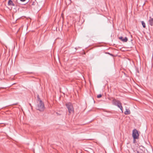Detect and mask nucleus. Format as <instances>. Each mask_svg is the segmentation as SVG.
<instances>
[{
	"instance_id": "f257e3e1",
	"label": "nucleus",
	"mask_w": 153,
	"mask_h": 153,
	"mask_svg": "<svg viewBox=\"0 0 153 153\" xmlns=\"http://www.w3.org/2000/svg\"><path fill=\"white\" fill-rule=\"evenodd\" d=\"M37 103L38 104L36 107L37 110H38L41 111H44L45 107L44 106V104L42 102V100L40 99L39 95L37 96Z\"/></svg>"
},
{
	"instance_id": "f03ea898",
	"label": "nucleus",
	"mask_w": 153,
	"mask_h": 153,
	"mask_svg": "<svg viewBox=\"0 0 153 153\" xmlns=\"http://www.w3.org/2000/svg\"><path fill=\"white\" fill-rule=\"evenodd\" d=\"M112 103L113 104L117 106L123 112V108L122 105V104L119 101L114 99L113 100Z\"/></svg>"
},
{
	"instance_id": "7ed1b4c3",
	"label": "nucleus",
	"mask_w": 153,
	"mask_h": 153,
	"mask_svg": "<svg viewBox=\"0 0 153 153\" xmlns=\"http://www.w3.org/2000/svg\"><path fill=\"white\" fill-rule=\"evenodd\" d=\"M66 105L68 108L70 113L73 112L74 111V108L72 104L70 102L67 103Z\"/></svg>"
},
{
	"instance_id": "20e7f679",
	"label": "nucleus",
	"mask_w": 153,
	"mask_h": 153,
	"mask_svg": "<svg viewBox=\"0 0 153 153\" xmlns=\"http://www.w3.org/2000/svg\"><path fill=\"white\" fill-rule=\"evenodd\" d=\"M139 136V134L138 131L136 129L133 130L132 132V136L134 139V141H135V139L138 138Z\"/></svg>"
},
{
	"instance_id": "39448f33",
	"label": "nucleus",
	"mask_w": 153,
	"mask_h": 153,
	"mask_svg": "<svg viewBox=\"0 0 153 153\" xmlns=\"http://www.w3.org/2000/svg\"><path fill=\"white\" fill-rule=\"evenodd\" d=\"M119 39L123 42H126L128 41V39L126 37L124 38L123 37L121 36L119 38Z\"/></svg>"
},
{
	"instance_id": "423d86ee",
	"label": "nucleus",
	"mask_w": 153,
	"mask_h": 153,
	"mask_svg": "<svg viewBox=\"0 0 153 153\" xmlns=\"http://www.w3.org/2000/svg\"><path fill=\"white\" fill-rule=\"evenodd\" d=\"M149 24L151 26H152L153 25V18L150 17L149 20Z\"/></svg>"
},
{
	"instance_id": "0eeeda50",
	"label": "nucleus",
	"mask_w": 153,
	"mask_h": 153,
	"mask_svg": "<svg viewBox=\"0 0 153 153\" xmlns=\"http://www.w3.org/2000/svg\"><path fill=\"white\" fill-rule=\"evenodd\" d=\"M8 4L9 6H15V4L11 0H9L8 2Z\"/></svg>"
},
{
	"instance_id": "6e6552de",
	"label": "nucleus",
	"mask_w": 153,
	"mask_h": 153,
	"mask_svg": "<svg viewBox=\"0 0 153 153\" xmlns=\"http://www.w3.org/2000/svg\"><path fill=\"white\" fill-rule=\"evenodd\" d=\"M130 113V111L128 109H126V111L124 112V114H129Z\"/></svg>"
},
{
	"instance_id": "1a4fd4ad",
	"label": "nucleus",
	"mask_w": 153,
	"mask_h": 153,
	"mask_svg": "<svg viewBox=\"0 0 153 153\" xmlns=\"http://www.w3.org/2000/svg\"><path fill=\"white\" fill-rule=\"evenodd\" d=\"M141 23L143 26V27L144 28H145L146 26L145 23L143 21H142L141 22Z\"/></svg>"
},
{
	"instance_id": "9d476101",
	"label": "nucleus",
	"mask_w": 153,
	"mask_h": 153,
	"mask_svg": "<svg viewBox=\"0 0 153 153\" xmlns=\"http://www.w3.org/2000/svg\"><path fill=\"white\" fill-rule=\"evenodd\" d=\"M102 97V95L101 94H99L97 96V97L98 98H100L101 97Z\"/></svg>"
},
{
	"instance_id": "9b49d317",
	"label": "nucleus",
	"mask_w": 153,
	"mask_h": 153,
	"mask_svg": "<svg viewBox=\"0 0 153 153\" xmlns=\"http://www.w3.org/2000/svg\"><path fill=\"white\" fill-rule=\"evenodd\" d=\"M20 0L22 1H25L26 0Z\"/></svg>"
},
{
	"instance_id": "f8f14e48",
	"label": "nucleus",
	"mask_w": 153,
	"mask_h": 153,
	"mask_svg": "<svg viewBox=\"0 0 153 153\" xmlns=\"http://www.w3.org/2000/svg\"><path fill=\"white\" fill-rule=\"evenodd\" d=\"M137 153H139V151H137Z\"/></svg>"
}]
</instances>
